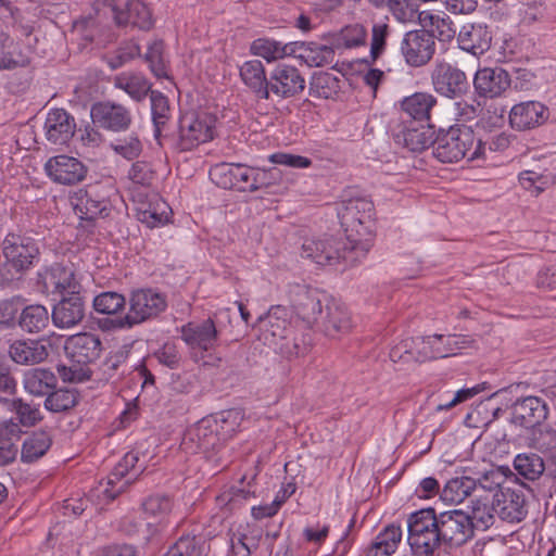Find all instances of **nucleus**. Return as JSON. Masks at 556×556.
I'll list each match as a JSON object with an SVG mask.
<instances>
[{
  "label": "nucleus",
  "instance_id": "nucleus-1",
  "mask_svg": "<svg viewBox=\"0 0 556 556\" xmlns=\"http://www.w3.org/2000/svg\"><path fill=\"white\" fill-rule=\"evenodd\" d=\"M374 204L363 198L346 201L339 212L345 231V241L351 245L353 260H363L372 247Z\"/></svg>",
  "mask_w": 556,
  "mask_h": 556
},
{
  "label": "nucleus",
  "instance_id": "nucleus-2",
  "mask_svg": "<svg viewBox=\"0 0 556 556\" xmlns=\"http://www.w3.org/2000/svg\"><path fill=\"white\" fill-rule=\"evenodd\" d=\"M485 154V143L476 137L468 126H451L439 134L433 146V155L442 163L480 160Z\"/></svg>",
  "mask_w": 556,
  "mask_h": 556
},
{
  "label": "nucleus",
  "instance_id": "nucleus-3",
  "mask_svg": "<svg viewBox=\"0 0 556 556\" xmlns=\"http://www.w3.org/2000/svg\"><path fill=\"white\" fill-rule=\"evenodd\" d=\"M407 531V542L415 556H432L441 546L438 518L433 508L410 514Z\"/></svg>",
  "mask_w": 556,
  "mask_h": 556
},
{
  "label": "nucleus",
  "instance_id": "nucleus-4",
  "mask_svg": "<svg viewBox=\"0 0 556 556\" xmlns=\"http://www.w3.org/2000/svg\"><path fill=\"white\" fill-rule=\"evenodd\" d=\"M349 255H355V253H352L351 245L345 239L332 237L319 240L309 239L302 244V257L320 266H334L340 263L353 266L361 261L353 260Z\"/></svg>",
  "mask_w": 556,
  "mask_h": 556
},
{
  "label": "nucleus",
  "instance_id": "nucleus-5",
  "mask_svg": "<svg viewBox=\"0 0 556 556\" xmlns=\"http://www.w3.org/2000/svg\"><path fill=\"white\" fill-rule=\"evenodd\" d=\"M230 418H237V413L232 410L223 412L215 418H203L184 434L181 448L186 453L195 454L199 452H208L214 450L219 442L218 424L226 422Z\"/></svg>",
  "mask_w": 556,
  "mask_h": 556
},
{
  "label": "nucleus",
  "instance_id": "nucleus-6",
  "mask_svg": "<svg viewBox=\"0 0 556 556\" xmlns=\"http://www.w3.org/2000/svg\"><path fill=\"white\" fill-rule=\"evenodd\" d=\"M215 118L206 112H186L179 118L177 147L189 151L214 136Z\"/></svg>",
  "mask_w": 556,
  "mask_h": 556
},
{
  "label": "nucleus",
  "instance_id": "nucleus-7",
  "mask_svg": "<svg viewBox=\"0 0 556 556\" xmlns=\"http://www.w3.org/2000/svg\"><path fill=\"white\" fill-rule=\"evenodd\" d=\"M441 545L458 547L472 539L475 525L469 514L454 509L437 515Z\"/></svg>",
  "mask_w": 556,
  "mask_h": 556
},
{
  "label": "nucleus",
  "instance_id": "nucleus-8",
  "mask_svg": "<svg viewBox=\"0 0 556 556\" xmlns=\"http://www.w3.org/2000/svg\"><path fill=\"white\" fill-rule=\"evenodd\" d=\"M114 192L112 186L101 185H93L86 190H79L73 201L75 213L85 220L108 216L111 210L110 197Z\"/></svg>",
  "mask_w": 556,
  "mask_h": 556
},
{
  "label": "nucleus",
  "instance_id": "nucleus-9",
  "mask_svg": "<svg viewBox=\"0 0 556 556\" xmlns=\"http://www.w3.org/2000/svg\"><path fill=\"white\" fill-rule=\"evenodd\" d=\"M289 296L294 313L308 326L320 320L323 307L331 300L324 292L302 285L292 286Z\"/></svg>",
  "mask_w": 556,
  "mask_h": 556
},
{
  "label": "nucleus",
  "instance_id": "nucleus-10",
  "mask_svg": "<svg viewBox=\"0 0 556 556\" xmlns=\"http://www.w3.org/2000/svg\"><path fill=\"white\" fill-rule=\"evenodd\" d=\"M166 307L165 298L151 290L141 289L131 293L129 299V311L121 320L122 326L131 327L156 317Z\"/></svg>",
  "mask_w": 556,
  "mask_h": 556
},
{
  "label": "nucleus",
  "instance_id": "nucleus-11",
  "mask_svg": "<svg viewBox=\"0 0 556 556\" xmlns=\"http://www.w3.org/2000/svg\"><path fill=\"white\" fill-rule=\"evenodd\" d=\"M442 340L443 334L406 339L391 349L390 357L393 362L413 359L418 363L441 358L443 351H439V343Z\"/></svg>",
  "mask_w": 556,
  "mask_h": 556
},
{
  "label": "nucleus",
  "instance_id": "nucleus-12",
  "mask_svg": "<svg viewBox=\"0 0 556 556\" xmlns=\"http://www.w3.org/2000/svg\"><path fill=\"white\" fill-rule=\"evenodd\" d=\"M90 116L96 127L112 132L129 129L132 115L128 108L114 101H99L91 105Z\"/></svg>",
  "mask_w": 556,
  "mask_h": 556
},
{
  "label": "nucleus",
  "instance_id": "nucleus-13",
  "mask_svg": "<svg viewBox=\"0 0 556 556\" xmlns=\"http://www.w3.org/2000/svg\"><path fill=\"white\" fill-rule=\"evenodd\" d=\"M400 49L409 66H424L435 52L434 36L425 29L407 31L401 41Z\"/></svg>",
  "mask_w": 556,
  "mask_h": 556
},
{
  "label": "nucleus",
  "instance_id": "nucleus-14",
  "mask_svg": "<svg viewBox=\"0 0 556 556\" xmlns=\"http://www.w3.org/2000/svg\"><path fill=\"white\" fill-rule=\"evenodd\" d=\"M431 81L434 90L447 98L459 97L469 89L466 74L444 61L435 63L431 72Z\"/></svg>",
  "mask_w": 556,
  "mask_h": 556
},
{
  "label": "nucleus",
  "instance_id": "nucleus-15",
  "mask_svg": "<svg viewBox=\"0 0 556 556\" xmlns=\"http://www.w3.org/2000/svg\"><path fill=\"white\" fill-rule=\"evenodd\" d=\"M108 5L117 25H128L148 30L153 26V20L150 9L140 0H128L124 8L117 4L116 0H96V10H100V5Z\"/></svg>",
  "mask_w": 556,
  "mask_h": 556
},
{
  "label": "nucleus",
  "instance_id": "nucleus-16",
  "mask_svg": "<svg viewBox=\"0 0 556 556\" xmlns=\"http://www.w3.org/2000/svg\"><path fill=\"white\" fill-rule=\"evenodd\" d=\"M305 88V79L300 71L288 64H278L268 77V99L270 94L278 99H287L301 93Z\"/></svg>",
  "mask_w": 556,
  "mask_h": 556
},
{
  "label": "nucleus",
  "instance_id": "nucleus-17",
  "mask_svg": "<svg viewBox=\"0 0 556 556\" xmlns=\"http://www.w3.org/2000/svg\"><path fill=\"white\" fill-rule=\"evenodd\" d=\"M42 293L47 295L64 292L77 293L80 285L72 267L54 264L38 274L37 281Z\"/></svg>",
  "mask_w": 556,
  "mask_h": 556
},
{
  "label": "nucleus",
  "instance_id": "nucleus-18",
  "mask_svg": "<svg viewBox=\"0 0 556 556\" xmlns=\"http://www.w3.org/2000/svg\"><path fill=\"white\" fill-rule=\"evenodd\" d=\"M260 339L269 346H277L292 333L288 309L273 306L265 316L258 318Z\"/></svg>",
  "mask_w": 556,
  "mask_h": 556
},
{
  "label": "nucleus",
  "instance_id": "nucleus-19",
  "mask_svg": "<svg viewBox=\"0 0 556 556\" xmlns=\"http://www.w3.org/2000/svg\"><path fill=\"white\" fill-rule=\"evenodd\" d=\"M211 179L224 189L252 192L254 168L242 164H218L210 172Z\"/></svg>",
  "mask_w": 556,
  "mask_h": 556
},
{
  "label": "nucleus",
  "instance_id": "nucleus-20",
  "mask_svg": "<svg viewBox=\"0 0 556 556\" xmlns=\"http://www.w3.org/2000/svg\"><path fill=\"white\" fill-rule=\"evenodd\" d=\"M45 172L56 184L74 185L86 178L88 169L78 159L61 154L46 162Z\"/></svg>",
  "mask_w": 556,
  "mask_h": 556
},
{
  "label": "nucleus",
  "instance_id": "nucleus-21",
  "mask_svg": "<svg viewBox=\"0 0 556 556\" xmlns=\"http://www.w3.org/2000/svg\"><path fill=\"white\" fill-rule=\"evenodd\" d=\"M51 343L46 337L17 339L9 345V356L17 365L30 366L45 362L50 354Z\"/></svg>",
  "mask_w": 556,
  "mask_h": 556
},
{
  "label": "nucleus",
  "instance_id": "nucleus-22",
  "mask_svg": "<svg viewBox=\"0 0 556 556\" xmlns=\"http://www.w3.org/2000/svg\"><path fill=\"white\" fill-rule=\"evenodd\" d=\"M64 351L73 363L88 365L100 356L102 343L97 334L80 332L70 336L66 339Z\"/></svg>",
  "mask_w": 556,
  "mask_h": 556
},
{
  "label": "nucleus",
  "instance_id": "nucleus-23",
  "mask_svg": "<svg viewBox=\"0 0 556 556\" xmlns=\"http://www.w3.org/2000/svg\"><path fill=\"white\" fill-rule=\"evenodd\" d=\"M434 128L426 122L403 119V127L395 134V140L412 152H421L434 146Z\"/></svg>",
  "mask_w": 556,
  "mask_h": 556
},
{
  "label": "nucleus",
  "instance_id": "nucleus-24",
  "mask_svg": "<svg viewBox=\"0 0 556 556\" xmlns=\"http://www.w3.org/2000/svg\"><path fill=\"white\" fill-rule=\"evenodd\" d=\"M2 252L17 271L27 269L38 256L37 245L28 239L16 235H8L2 242Z\"/></svg>",
  "mask_w": 556,
  "mask_h": 556
},
{
  "label": "nucleus",
  "instance_id": "nucleus-25",
  "mask_svg": "<svg viewBox=\"0 0 556 556\" xmlns=\"http://www.w3.org/2000/svg\"><path fill=\"white\" fill-rule=\"evenodd\" d=\"M548 118V109L539 101L515 104L509 112V124L516 130H528L543 125Z\"/></svg>",
  "mask_w": 556,
  "mask_h": 556
},
{
  "label": "nucleus",
  "instance_id": "nucleus-26",
  "mask_svg": "<svg viewBox=\"0 0 556 556\" xmlns=\"http://www.w3.org/2000/svg\"><path fill=\"white\" fill-rule=\"evenodd\" d=\"M85 317V302L80 291L71 293L53 306L51 320L59 329H68L78 325Z\"/></svg>",
  "mask_w": 556,
  "mask_h": 556
},
{
  "label": "nucleus",
  "instance_id": "nucleus-27",
  "mask_svg": "<svg viewBox=\"0 0 556 556\" xmlns=\"http://www.w3.org/2000/svg\"><path fill=\"white\" fill-rule=\"evenodd\" d=\"M548 415V407L539 396H526L518 400L513 407V420L523 428L540 426Z\"/></svg>",
  "mask_w": 556,
  "mask_h": 556
},
{
  "label": "nucleus",
  "instance_id": "nucleus-28",
  "mask_svg": "<svg viewBox=\"0 0 556 556\" xmlns=\"http://www.w3.org/2000/svg\"><path fill=\"white\" fill-rule=\"evenodd\" d=\"M496 515L507 522H520L527 516L525 494L510 488L502 489L494 496Z\"/></svg>",
  "mask_w": 556,
  "mask_h": 556
},
{
  "label": "nucleus",
  "instance_id": "nucleus-29",
  "mask_svg": "<svg viewBox=\"0 0 556 556\" xmlns=\"http://www.w3.org/2000/svg\"><path fill=\"white\" fill-rule=\"evenodd\" d=\"M218 331L212 318L189 323L181 328V339L193 350L210 351L216 346Z\"/></svg>",
  "mask_w": 556,
  "mask_h": 556
},
{
  "label": "nucleus",
  "instance_id": "nucleus-30",
  "mask_svg": "<svg viewBox=\"0 0 556 556\" xmlns=\"http://www.w3.org/2000/svg\"><path fill=\"white\" fill-rule=\"evenodd\" d=\"M43 128L49 142L65 144L74 136L76 123L64 109H53L48 113Z\"/></svg>",
  "mask_w": 556,
  "mask_h": 556
},
{
  "label": "nucleus",
  "instance_id": "nucleus-31",
  "mask_svg": "<svg viewBox=\"0 0 556 556\" xmlns=\"http://www.w3.org/2000/svg\"><path fill=\"white\" fill-rule=\"evenodd\" d=\"M473 86L480 96L496 98L510 86L509 74L502 67H484L476 73Z\"/></svg>",
  "mask_w": 556,
  "mask_h": 556
},
{
  "label": "nucleus",
  "instance_id": "nucleus-32",
  "mask_svg": "<svg viewBox=\"0 0 556 556\" xmlns=\"http://www.w3.org/2000/svg\"><path fill=\"white\" fill-rule=\"evenodd\" d=\"M320 323L325 333L332 338L348 333L353 326L351 313L345 304L334 299L327 302Z\"/></svg>",
  "mask_w": 556,
  "mask_h": 556
},
{
  "label": "nucleus",
  "instance_id": "nucleus-33",
  "mask_svg": "<svg viewBox=\"0 0 556 556\" xmlns=\"http://www.w3.org/2000/svg\"><path fill=\"white\" fill-rule=\"evenodd\" d=\"M457 42L462 50L481 55L490 49L492 34L486 25L465 24L457 35Z\"/></svg>",
  "mask_w": 556,
  "mask_h": 556
},
{
  "label": "nucleus",
  "instance_id": "nucleus-34",
  "mask_svg": "<svg viewBox=\"0 0 556 556\" xmlns=\"http://www.w3.org/2000/svg\"><path fill=\"white\" fill-rule=\"evenodd\" d=\"M139 463V454L138 452L131 451L125 454L122 460L114 467L113 471L109 476L108 485H114L119 482L124 477H126L130 471H132V477L125 481L116 491L110 490L109 488L104 489V494L108 498L114 500L118 493H121L124 488L130 483L134 479H136L140 473L143 472L144 466L137 464Z\"/></svg>",
  "mask_w": 556,
  "mask_h": 556
},
{
  "label": "nucleus",
  "instance_id": "nucleus-35",
  "mask_svg": "<svg viewBox=\"0 0 556 556\" xmlns=\"http://www.w3.org/2000/svg\"><path fill=\"white\" fill-rule=\"evenodd\" d=\"M24 390L34 396H46L55 389L58 378L55 374L46 367H34L23 374Z\"/></svg>",
  "mask_w": 556,
  "mask_h": 556
},
{
  "label": "nucleus",
  "instance_id": "nucleus-36",
  "mask_svg": "<svg viewBox=\"0 0 556 556\" xmlns=\"http://www.w3.org/2000/svg\"><path fill=\"white\" fill-rule=\"evenodd\" d=\"M435 105L437 98L428 92H415L401 101L402 112L409 118V122L428 123Z\"/></svg>",
  "mask_w": 556,
  "mask_h": 556
},
{
  "label": "nucleus",
  "instance_id": "nucleus-37",
  "mask_svg": "<svg viewBox=\"0 0 556 556\" xmlns=\"http://www.w3.org/2000/svg\"><path fill=\"white\" fill-rule=\"evenodd\" d=\"M22 429L14 419H8L0 424V466L13 463L18 454L17 442Z\"/></svg>",
  "mask_w": 556,
  "mask_h": 556
},
{
  "label": "nucleus",
  "instance_id": "nucleus-38",
  "mask_svg": "<svg viewBox=\"0 0 556 556\" xmlns=\"http://www.w3.org/2000/svg\"><path fill=\"white\" fill-rule=\"evenodd\" d=\"M169 206L156 194L148 202H139L136 207V216L139 222L153 228L165 225L169 219Z\"/></svg>",
  "mask_w": 556,
  "mask_h": 556
},
{
  "label": "nucleus",
  "instance_id": "nucleus-39",
  "mask_svg": "<svg viewBox=\"0 0 556 556\" xmlns=\"http://www.w3.org/2000/svg\"><path fill=\"white\" fill-rule=\"evenodd\" d=\"M508 468L505 467H491L482 473H478V477L472 478L476 482L473 490V496H490L494 500L495 494H500L502 489H505L503 484L506 482Z\"/></svg>",
  "mask_w": 556,
  "mask_h": 556
},
{
  "label": "nucleus",
  "instance_id": "nucleus-40",
  "mask_svg": "<svg viewBox=\"0 0 556 556\" xmlns=\"http://www.w3.org/2000/svg\"><path fill=\"white\" fill-rule=\"evenodd\" d=\"M240 77L244 85L249 87L261 99H268V78L265 67L260 60H250L240 66Z\"/></svg>",
  "mask_w": 556,
  "mask_h": 556
},
{
  "label": "nucleus",
  "instance_id": "nucleus-41",
  "mask_svg": "<svg viewBox=\"0 0 556 556\" xmlns=\"http://www.w3.org/2000/svg\"><path fill=\"white\" fill-rule=\"evenodd\" d=\"M294 55L309 67H321L333 62L336 52L331 46L317 42H298Z\"/></svg>",
  "mask_w": 556,
  "mask_h": 556
},
{
  "label": "nucleus",
  "instance_id": "nucleus-42",
  "mask_svg": "<svg viewBox=\"0 0 556 556\" xmlns=\"http://www.w3.org/2000/svg\"><path fill=\"white\" fill-rule=\"evenodd\" d=\"M51 314L46 306L30 304L25 306L18 315L20 328L29 334L45 331L50 324Z\"/></svg>",
  "mask_w": 556,
  "mask_h": 556
},
{
  "label": "nucleus",
  "instance_id": "nucleus-43",
  "mask_svg": "<svg viewBox=\"0 0 556 556\" xmlns=\"http://www.w3.org/2000/svg\"><path fill=\"white\" fill-rule=\"evenodd\" d=\"M403 532L400 526H387L375 539L366 556H390L395 553L402 541Z\"/></svg>",
  "mask_w": 556,
  "mask_h": 556
},
{
  "label": "nucleus",
  "instance_id": "nucleus-44",
  "mask_svg": "<svg viewBox=\"0 0 556 556\" xmlns=\"http://www.w3.org/2000/svg\"><path fill=\"white\" fill-rule=\"evenodd\" d=\"M296 48L298 42L281 45L275 40L260 38L252 42L251 52L254 55L265 59L267 62H273L295 54Z\"/></svg>",
  "mask_w": 556,
  "mask_h": 556
},
{
  "label": "nucleus",
  "instance_id": "nucleus-45",
  "mask_svg": "<svg viewBox=\"0 0 556 556\" xmlns=\"http://www.w3.org/2000/svg\"><path fill=\"white\" fill-rule=\"evenodd\" d=\"M52 438L49 432L39 430L27 437L21 447V460L31 464L41 458L50 448Z\"/></svg>",
  "mask_w": 556,
  "mask_h": 556
},
{
  "label": "nucleus",
  "instance_id": "nucleus-46",
  "mask_svg": "<svg viewBox=\"0 0 556 556\" xmlns=\"http://www.w3.org/2000/svg\"><path fill=\"white\" fill-rule=\"evenodd\" d=\"M114 86L125 91L136 102H141L152 91L147 78L137 73L117 75L114 78Z\"/></svg>",
  "mask_w": 556,
  "mask_h": 556
},
{
  "label": "nucleus",
  "instance_id": "nucleus-47",
  "mask_svg": "<svg viewBox=\"0 0 556 556\" xmlns=\"http://www.w3.org/2000/svg\"><path fill=\"white\" fill-rule=\"evenodd\" d=\"M476 482L472 477H456L446 482L441 498L450 504H459L469 496H473Z\"/></svg>",
  "mask_w": 556,
  "mask_h": 556
},
{
  "label": "nucleus",
  "instance_id": "nucleus-48",
  "mask_svg": "<svg viewBox=\"0 0 556 556\" xmlns=\"http://www.w3.org/2000/svg\"><path fill=\"white\" fill-rule=\"evenodd\" d=\"M470 507L471 515L469 516L473 521L475 529L486 530L494 523L495 505L494 500L490 498V496H473Z\"/></svg>",
  "mask_w": 556,
  "mask_h": 556
},
{
  "label": "nucleus",
  "instance_id": "nucleus-49",
  "mask_svg": "<svg viewBox=\"0 0 556 556\" xmlns=\"http://www.w3.org/2000/svg\"><path fill=\"white\" fill-rule=\"evenodd\" d=\"M151 101V115L154 126V137L159 139L162 134V129L167 125L170 119V106L167 97L157 90L150 92Z\"/></svg>",
  "mask_w": 556,
  "mask_h": 556
},
{
  "label": "nucleus",
  "instance_id": "nucleus-50",
  "mask_svg": "<svg viewBox=\"0 0 556 556\" xmlns=\"http://www.w3.org/2000/svg\"><path fill=\"white\" fill-rule=\"evenodd\" d=\"M514 468L525 479L534 481L546 470L544 459L534 453L518 454L514 459Z\"/></svg>",
  "mask_w": 556,
  "mask_h": 556
},
{
  "label": "nucleus",
  "instance_id": "nucleus-51",
  "mask_svg": "<svg viewBox=\"0 0 556 556\" xmlns=\"http://www.w3.org/2000/svg\"><path fill=\"white\" fill-rule=\"evenodd\" d=\"M78 402L75 390L61 388L53 389L46 395L45 407L52 413H63L73 408Z\"/></svg>",
  "mask_w": 556,
  "mask_h": 556
},
{
  "label": "nucleus",
  "instance_id": "nucleus-52",
  "mask_svg": "<svg viewBox=\"0 0 556 556\" xmlns=\"http://www.w3.org/2000/svg\"><path fill=\"white\" fill-rule=\"evenodd\" d=\"M127 358V353L124 351H116L110 353L101 363L98 369L99 380L110 381L124 374L122 367Z\"/></svg>",
  "mask_w": 556,
  "mask_h": 556
},
{
  "label": "nucleus",
  "instance_id": "nucleus-53",
  "mask_svg": "<svg viewBox=\"0 0 556 556\" xmlns=\"http://www.w3.org/2000/svg\"><path fill=\"white\" fill-rule=\"evenodd\" d=\"M204 542L194 535L180 536L167 551L166 556H202Z\"/></svg>",
  "mask_w": 556,
  "mask_h": 556
},
{
  "label": "nucleus",
  "instance_id": "nucleus-54",
  "mask_svg": "<svg viewBox=\"0 0 556 556\" xmlns=\"http://www.w3.org/2000/svg\"><path fill=\"white\" fill-rule=\"evenodd\" d=\"M11 405L18 418L15 422L20 427H33L42 419L39 406L25 403L22 399H13Z\"/></svg>",
  "mask_w": 556,
  "mask_h": 556
},
{
  "label": "nucleus",
  "instance_id": "nucleus-55",
  "mask_svg": "<svg viewBox=\"0 0 556 556\" xmlns=\"http://www.w3.org/2000/svg\"><path fill=\"white\" fill-rule=\"evenodd\" d=\"M367 40V29L362 24L348 25L341 29L338 46L351 49L364 46Z\"/></svg>",
  "mask_w": 556,
  "mask_h": 556
},
{
  "label": "nucleus",
  "instance_id": "nucleus-56",
  "mask_svg": "<svg viewBox=\"0 0 556 556\" xmlns=\"http://www.w3.org/2000/svg\"><path fill=\"white\" fill-rule=\"evenodd\" d=\"M124 306L125 298L117 292H103L93 299V307L100 314H116Z\"/></svg>",
  "mask_w": 556,
  "mask_h": 556
},
{
  "label": "nucleus",
  "instance_id": "nucleus-57",
  "mask_svg": "<svg viewBox=\"0 0 556 556\" xmlns=\"http://www.w3.org/2000/svg\"><path fill=\"white\" fill-rule=\"evenodd\" d=\"M170 509L172 501L166 495H151L142 502L143 513L152 518H163Z\"/></svg>",
  "mask_w": 556,
  "mask_h": 556
},
{
  "label": "nucleus",
  "instance_id": "nucleus-58",
  "mask_svg": "<svg viewBox=\"0 0 556 556\" xmlns=\"http://www.w3.org/2000/svg\"><path fill=\"white\" fill-rule=\"evenodd\" d=\"M480 112V104L471 100L470 102L464 99L457 100L452 103L450 114L456 122L467 123L473 121Z\"/></svg>",
  "mask_w": 556,
  "mask_h": 556
},
{
  "label": "nucleus",
  "instance_id": "nucleus-59",
  "mask_svg": "<svg viewBox=\"0 0 556 556\" xmlns=\"http://www.w3.org/2000/svg\"><path fill=\"white\" fill-rule=\"evenodd\" d=\"M390 27L388 23L379 21L371 28L370 58L376 61L384 51Z\"/></svg>",
  "mask_w": 556,
  "mask_h": 556
},
{
  "label": "nucleus",
  "instance_id": "nucleus-60",
  "mask_svg": "<svg viewBox=\"0 0 556 556\" xmlns=\"http://www.w3.org/2000/svg\"><path fill=\"white\" fill-rule=\"evenodd\" d=\"M16 387L10 364L4 357H0V402H9V397L15 394Z\"/></svg>",
  "mask_w": 556,
  "mask_h": 556
},
{
  "label": "nucleus",
  "instance_id": "nucleus-61",
  "mask_svg": "<svg viewBox=\"0 0 556 556\" xmlns=\"http://www.w3.org/2000/svg\"><path fill=\"white\" fill-rule=\"evenodd\" d=\"M60 378L64 382L80 383L91 378V370L88 365H78L74 363L72 366L61 365L58 367Z\"/></svg>",
  "mask_w": 556,
  "mask_h": 556
},
{
  "label": "nucleus",
  "instance_id": "nucleus-62",
  "mask_svg": "<svg viewBox=\"0 0 556 556\" xmlns=\"http://www.w3.org/2000/svg\"><path fill=\"white\" fill-rule=\"evenodd\" d=\"M164 43L162 40H154L148 47L146 59L150 64L151 71L156 77H163L166 75L165 63L163 59Z\"/></svg>",
  "mask_w": 556,
  "mask_h": 556
},
{
  "label": "nucleus",
  "instance_id": "nucleus-63",
  "mask_svg": "<svg viewBox=\"0 0 556 556\" xmlns=\"http://www.w3.org/2000/svg\"><path fill=\"white\" fill-rule=\"evenodd\" d=\"M473 341L468 336L448 334L443 336L442 343H439V351H443L441 358L453 356L458 350L467 349Z\"/></svg>",
  "mask_w": 556,
  "mask_h": 556
},
{
  "label": "nucleus",
  "instance_id": "nucleus-64",
  "mask_svg": "<svg viewBox=\"0 0 556 556\" xmlns=\"http://www.w3.org/2000/svg\"><path fill=\"white\" fill-rule=\"evenodd\" d=\"M388 7L394 17L402 23L412 22L417 13L414 0H389Z\"/></svg>",
  "mask_w": 556,
  "mask_h": 556
}]
</instances>
